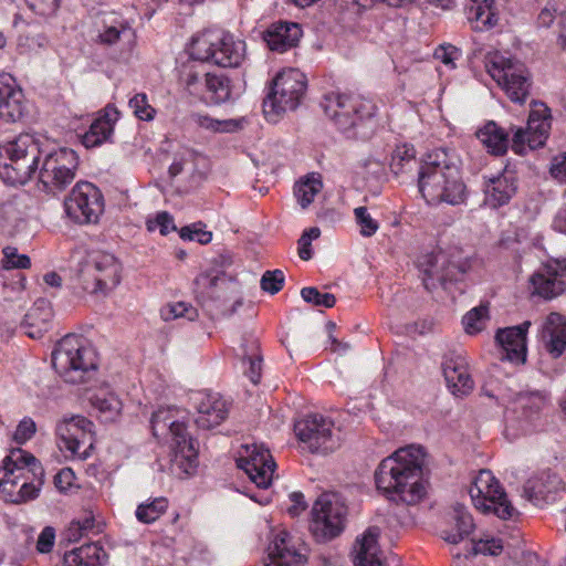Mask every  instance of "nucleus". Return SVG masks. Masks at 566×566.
Segmentation results:
<instances>
[{
    "mask_svg": "<svg viewBox=\"0 0 566 566\" xmlns=\"http://www.w3.org/2000/svg\"><path fill=\"white\" fill-rule=\"evenodd\" d=\"M184 84L186 90L193 96L202 98L205 96V75H199L197 72L189 71L185 74Z\"/></svg>",
    "mask_w": 566,
    "mask_h": 566,
    "instance_id": "13d9d810",
    "label": "nucleus"
},
{
    "mask_svg": "<svg viewBox=\"0 0 566 566\" xmlns=\"http://www.w3.org/2000/svg\"><path fill=\"white\" fill-rule=\"evenodd\" d=\"M53 312L50 302L38 300L25 314L23 326L25 334L34 339L41 338L51 327Z\"/></svg>",
    "mask_w": 566,
    "mask_h": 566,
    "instance_id": "473e14b6",
    "label": "nucleus"
},
{
    "mask_svg": "<svg viewBox=\"0 0 566 566\" xmlns=\"http://www.w3.org/2000/svg\"><path fill=\"white\" fill-rule=\"evenodd\" d=\"M30 10L41 17L53 15L59 7L60 0H25Z\"/></svg>",
    "mask_w": 566,
    "mask_h": 566,
    "instance_id": "bf43d9fd",
    "label": "nucleus"
},
{
    "mask_svg": "<svg viewBox=\"0 0 566 566\" xmlns=\"http://www.w3.org/2000/svg\"><path fill=\"white\" fill-rule=\"evenodd\" d=\"M231 96L230 81L222 74H205V96L206 101L214 104L227 102Z\"/></svg>",
    "mask_w": 566,
    "mask_h": 566,
    "instance_id": "4c0bfd02",
    "label": "nucleus"
},
{
    "mask_svg": "<svg viewBox=\"0 0 566 566\" xmlns=\"http://www.w3.org/2000/svg\"><path fill=\"white\" fill-rule=\"evenodd\" d=\"M533 293L552 300L559 296L566 290V261L553 260L543 264L530 277Z\"/></svg>",
    "mask_w": 566,
    "mask_h": 566,
    "instance_id": "4be33fe9",
    "label": "nucleus"
},
{
    "mask_svg": "<svg viewBox=\"0 0 566 566\" xmlns=\"http://www.w3.org/2000/svg\"><path fill=\"white\" fill-rule=\"evenodd\" d=\"M189 52L193 60L238 67L245 56V43L227 31L209 29L192 38Z\"/></svg>",
    "mask_w": 566,
    "mask_h": 566,
    "instance_id": "423d86ee",
    "label": "nucleus"
},
{
    "mask_svg": "<svg viewBox=\"0 0 566 566\" xmlns=\"http://www.w3.org/2000/svg\"><path fill=\"white\" fill-rule=\"evenodd\" d=\"M75 481V474L71 468H63L54 476V484L61 491H67Z\"/></svg>",
    "mask_w": 566,
    "mask_h": 566,
    "instance_id": "338daca9",
    "label": "nucleus"
},
{
    "mask_svg": "<svg viewBox=\"0 0 566 566\" xmlns=\"http://www.w3.org/2000/svg\"><path fill=\"white\" fill-rule=\"evenodd\" d=\"M107 554L98 543H88L64 554L65 566H101Z\"/></svg>",
    "mask_w": 566,
    "mask_h": 566,
    "instance_id": "f704fd0d",
    "label": "nucleus"
},
{
    "mask_svg": "<svg viewBox=\"0 0 566 566\" xmlns=\"http://www.w3.org/2000/svg\"><path fill=\"white\" fill-rule=\"evenodd\" d=\"M119 112L113 105H107L99 116L93 120L90 129L82 136V144L86 148H93L107 142L114 130Z\"/></svg>",
    "mask_w": 566,
    "mask_h": 566,
    "instance_id": "cd10ccee",
    "label": "nucleus"
},
{
    "mask_svg": "<svg viewBox=\"0 0 566 566\" xmlns=\"http://www.w3.org/2000/svg\"><path fill=\"white\" fill-rule=\"evenodd\" d=\"M379 535V527L370 526L361 535V538L356 541L354 558L356 566H384L378 546Z\"/></svg>",
    "mask_w": 566,
    "mask_h": 566,
    "instance_id": "c756f323",
    "label": "nucleus"
},
{
    "mask_svg": "<svg viewBox=\"0 0 566 566\" xmlns=\"http://www.w3.org/2000/svg\"><path fill=\"white\" fill-rule=\"evenodd\" d=\"M557 8L555 3L549 0L547 4L541 10L538 17H537V23L539 27H549L555 17H556Z\"/></svg>",
    "mask_w": 566,
    "mask_h": 566,
    "instance_id": "774afa93",
    "label": "nucleus"
},
{
    "mask_svg": "<svg viewBox=\"0 0 566 566\" xmlns=\"http://www.w3.org/2000/svg\"><path fill=\"white\" fill-rule=\"evenodd\" d=\"M354 214L357 224L360 228V234L363 237H371L374 235L379 224L378 222L370 216L366 207H357L354 209Z\"/></svg>",
    "mask_w": 566,
    "mask_h": 566,
    "instance_id": "603ef678",
    "label": "nucleus"
},
{
    "mask_svg": "<svg viewBox=\"0 0 566 566\" xmlns=\"http://www.w3.org/2000/svg\"><path fill=\"white\" fill-rule=\"evenodd\" d=\"M531 323L528 321L517 326L501 328L496 332L495 340L505 352V358L514 363H524L526 359V333Z\"/></svg>",
    "mask_w": 566,
    "mask_h": 566,
    "instance_id": "a878e982",
    "label": "nucleus"
},
{
    "mask_svg": "<svg viewBox=\"0 0 566 566\" xmlns=\"http://www.w3.org/2000/svg\"><path fill=\"white\" fill-rule=\"evenodd\" d=\"M193 122L213 133H234L242 128L241 119H216L208 115L195 114Z\"/></svg>",
    "mask_w": 566,
    "mask_h": 566,
    "instance_id": "79ce46f5",
    "label": "nucleus"
},
{
    "mask_svg": "<svg viewBox=\"0 0 566 566\" xmlns=\"http://www.w3.org/2000/svg\"><path fill=\"white\" fill-rule=\"evenodd\" d=\"M40 155V143L30 134L1 143L0 178L9 185L27 184L38 168Z\"/></svg>",
    "mask_w": 566,
    "mask_h": 566,
    "instance_id": "39448f33",
    "label": "nucleus"
},
{
    "mask_svg": "<svg viewBox=\"0 0 566 566\" xmlns=\"http://www.w3.org/2000/svg\"><path fill=\"white\" fill-rule=\"evenodd\" d=\"M468 9V20L474 31H485L497 22L496 13L492 7L493 0H473Z\"/></svg>",
    "mask_w": 566,
    "mask_h": 566,
    "instance_id": "e433bc0d",
    "label": "nucleus"
},
{
    "mask_svg": "<svg viewBox=\"0 0 566 566\" xmlns=\"http://www.w3.org/2000/svg\"><path fill=\"white\" fill-rule=\"evenodd\" d=\"M221 277L211 273H201L195 280L197 289L208 296H213V289L218 285Z\"/></svg>",
    "mask_w": 566,
    "mask_h": 566,
    "instance_id": "680f3d73",
    "label": "nucleus"
},
{
    "mask_svg": "<svg viewBox=\"0 0 566 566\" xmlns=\"http://www.w3.org/2000/svg\"><path fill=\"white\" fill-rule=\"evenodd\" d=\"M551 127V109L546 104L533 101L526 127H517L513 133L512 150L517 155H524L526 148L542 147L549 136Z\"/></svg>",
    "mask_w": 566,
    "mask_h": 566,
    "instance_id": "2eb2a0df",
    "label": "nucleus"
},
{
    "mask_svg": "<svg viewBox=\"0 0 566 566\" xmlns=\"http://www.w3.org/2000/svg\"><path fill=\"white\" fill-rule=\"evenodd\" d=\"M129 107L135 116L142 120H151L155 117L156 109L148 103L145 93H138L129 99Z\"/></svg>",
    "mask_w": 566,
    "mask_h": 566,
    "instance_id": "09e8293b",
    "label": "nucleus"
},
{
    "mask_svg": "<svg viewBox=\"0 0 566 566\" xmlns=\"http://www.w3.org/2000/svg\"><path fill=\"white\" fill-rule=\"evenodd\" d=\"M203 228L205 226L201 222L186 226L180 229L179 235L182 240L197 241L201 244H207L211 241L212 233L206 231Z\"/></svg>",
    "mask_w": 566,
    "mask_h": 566,
    "instance_id": "864d4df0",
    "label": "nucleus"
},
{
    "mask_svg": "<svg viewBox=\"0 0 566 566\" xmlns=\"http://www.w3.org/2000/svg\"><path fill=\"white\" fill-rule=\"evenodd\" d=\"M469 494L474 507L484 514L493 513L501 520H510L517 512L490 470H480L473 479Z\"/></svg>",
    "mask_w": 566,
    "mask_h": 566,
    "instance_id": "6e6552de",
    "label": "nucleus"
},
{
    "mask_svg": "<svg viewBox=\"0 0 566 566\" xmlns=\"http://www.w3.org/2000/svg\"><path fill=\"white\" fill-rule=\"evenodd\" d=\"M23 92L15 78L8 74H0V118L17 122L23 115Z\"/></svg>",
    "mask_w": 566,
    "mask_h": 566,
    "instance_id": "393cba45",
    "label": "nucleus"
},
{
    "mask_svg": "<svg viewBox=\"0 0 566 566\" xmlns=\"http://www.w3.org/2000/svg\"><path fill=\"white\" fill-rule=\"evenodd\" d=\"M460 52L453 45H440L434 51V57L440 60L443 64L449 65L451 67L455 66L454 61L459 57Z\"/></svg>",
    "mask_w": 566,
    "mask_h": 566,
    "instance_id": "69168bd1",
    "label": "nucleus"
},
{
    "mask_svg": "<svg viewBox=\"0 0 566 566\" xmlns=\"http://www.w3.org/2000/svg\"><path fill=\"white\" fill-rule=\"evenodd\" d=\"M453 526L441 531V538L450 544H459L474 530L471 514L462 504H455L451 514Z\"/></svg>",
    "mask_w": 566,
    "mask_h": 566,
    "instance_id": "72a5a7b5",
    "label": "nucleus"
},
{
    "mask_svg": "<svg viewBox=\"0 0 566 566\" xmlns=\"http://www.w3.org/2000/svg\"><path fill=\"white\" fill-rule=\"evenodd\" d=\"M549 172L554 179L566 184V151L553 157Z\"/></svg>",
    "mask_w": 566,
    "mask_h": 566,
    "instance_id": "e2e57ef3",
    "label": "nucleus"
},
{
    "mask_svg": "<svg viewBox=\"0 0 566 566\" xmlns=\"http://www.w3.org/2000/svg\"><path fill=\"white\" fill-rule=\"evenodd\" d=\"M489 308L486 305H480L469 311L463 317L464 329L468 334H476L484 328L488 321Z\"/></svg>",
    "mask_w": 566,
    "mask_h": 566,
    "instance_id": "49530a36",
    "label": "nucleus"
},
{
    "mask_svg": "<svg viewBox=\"0 0 566 566\" xmlns=\"http://www.w3.org/2000/svg\"><path fill=\"white\" fill-rule=\"evenodd\" d=\"M417 166L416 150L413 146H397L391 155L390 170L396 175L411 171Z\"/></svg>",
    "mask_w": 566,
    "mask_h": 566,
    "instance_id": "a19ab883",
    "label": "nucleus"
},
{
    "mask_svg": "<svg viewBox=\"0 0 566 566\" xmlns=\"http://www.w3.org/2000/svg\"><path fill=\"white\" fill-rule=\"evenodd\" d=\"M192 399L198 412L196 423L199 428L212 429L227 418L228 402L219 394L201 391L197 392Z\"/></svg>",
    "mask_w": 566,
    "mask_h": 566,
    "instance_id": "5701e85b",
    "label": "nucleus"
},
{
    "mask_svg": "<svg viewBox=\"0 0 566 566\" xmlns=\"http://www.w3.org/2000/svg\"><path fill=\"white\" fill-rule=\"evenodd\" d=\"M321 106L335 127L350 138L360 135L359 128L370 122L378 109L371 98L355 92L327 93Z\"/></svg>",
    "mask_w": 566,
    "mask_h": 566,
    "instance_id": "20e7f679",
    "label": "nucleus"
},
{
    "mask_svg": "<svg viewBox=\"0 0 566 566\" xmlns=\"http://www.w3.org/2000/svg\"><path fill=\"white\" fill-rule=\"evenodd\" d=\"M424 457L421 447L408 446L385 458L375 472L377 489L408 505L420 502L426 495Z\"/></svg>",
    "mask_w": 566,
    "mask_h": 566,
    "instance_id": "f257e3e1",
    "label": "nucleus"
},
{
    "mask_svg": "<svg viewBox=\"0 0 566 566\" xmlns=\"http://www.w3.org/2000/svg\"><path fill=\"white\" fill-rule=\"evenodd\" d=\"M67 217L78 224L96 223L104 211L101 190L91 182H77L64 200Z\"/></svg>",
    "mask_w": 566,
    "mask_h": 566,
    "instance_id": "dca6fc26",
    "label": "nucleus"
},
{
    "mask_svg": "<svg viewBox=\"0 0 566 566\" xmlns=\"http://www.w3.org/2000/svg\"><path fill=\"white\" fill-rule=\"evenodd\" d=\"M168 509V500L164 496L154 497L140 503L135 511L138 522L150 524L156 522Z\"/></svg>",
    "mask_w": 566,
    "mask_h": 566,
    "instance_id": "ea45409f",
    "label": "nucleus"
},
{
    "mask_svg": "<svg viewBox=\"0 0 566 566\" xmlns=\"http://www.w3.org/2000/svg\"><path fill=\"white\" fill-rule=\"evenodd\" d=\"M347 507L334 493H323L312 507L311 531L318 542L337 537L344 530Z\"/></svg>",
    "mask_w": 566,
    "mask_h": 566,
    "instance_id": "9b49d317",
    "label": "nucleus"
},
{
    "mask_svg": "<svg viewBox=\"0 0 566 566\" xmlns=\"http://www.w3.org/2000/svg\"><path fill=\"white\" fill-rule=\"evenodd\" d=\"M171 408H158L150 418V427L155 438L171 437V448L176 454L190 463L198 455L196 441L189 437L186 424L175 419Z\"/></svg>",
    "mask_w": 566,
    "mask_h": 566,
    "instance_id": "4468645a",
    "label": "nucleus"
},
{
    "mask_svg": "<svg viewBox=\"0 0 566 566\" xmlns=\"http://www.w3.org/2000/svg\"><path fill=\"white\" fill-rule=\"evenodd\" d=\"M78 157L73 149L60 148L45 155L39 180L48 192L64 190L75 178Z\"/></svg>",
    "mask_w": 566,
    "mask_h": 566,
    "instance_id": "ddd939ff",
    "label": "nucleus"
},
{
    "mask_svg": "<svg viewBox=\"0 0 566 566\" xmlns=\"http://www.w3.org/2000/svg\"><path fill=\"white\" fill-rule=\"evenodd\" d=\"M92 405L106 421L113 420L122 409L120 400L114 394L109 392L94 396Z\"/></svg>",
    "mask_w": 566,
    "mask_h": 566,
    "instance_id": "37998d69",
    "label": "nucleus"
},
{
    "mask_svg": "<svg viewBox=\"0 0 566 566\" xmlns=\"http://www.w3.org/2000/svg\"><path fill=\"white\" fill-rule=\"evenodd\" d=\"M243 363L249 364V368L244 370V374L249 377V379L254 384H259L261 378L262 370V357L259 353V343L258 340H252L250 345V349L244 350L243 353Z\"/></svg>",
    "mask_w": 566,
    "mask_h": 566,
    "instance_id": "c03bdc74",
    "label": "nucleus"
},
{
    "mask_svg": "<svg viewBox=\"0 0 566 566\" xmlns=\"http://www.w3.org/2000/svg\"><path fill=\"white\" fill-rule=\"evenodd\" d=\"M160 315L165 321H172L176 318L185 317L188 321H193L197 316V310L185 302H177L167 304L161 308Z\"/></svg>",
    "mask_w": 566,
    "mask_h": 566,
    "instance_id": "de8ad7c7",
    "label": "nucleus"
},
{
    "mask_svg": "<svg viewBox=\"0 0 566 566\" xmlns=\"http://www.w3.org/2000/svg\"><path fill=\"white\" fill-rule=\"evenodd\" d=\"M489 74L503 87L512 102L524 103L530 95L531 76L524 64L513 62L500 54L488 57Z\"/></svg>",
    "mask_w": 566,
    "mask_h": 566,
    "instance_id": "9d476101",
    "label": "nucleus"
},
{
    "mask_svg": "<svg viewBox=\"0 0 566 566\" xmlns=\"http://www.w3.org/2000/svg\"><path fill=\"white\" fill-rule=\"evenodd\" d=\"M517 402L526 416H532L545 406L546 398L541 392H525L518 395Z\"/></svg>",
    "mask_w": 566,
    "mask_h": 566,
    "instance_id": "8fccbe9b",
    "label": "nucleus"
},
{
    "mask_svg": "<svg viewBox=\"0 0 566 566\" xmlns=\"http://www.w3.org/2000/svg\"><path fill=\"white\" fill-rule=\"evenodd\" d=\"M307 547L300 538L280 531L269 546L265 566H303L307 562Z\"/></svg>",
    "mask_w": 566,
    "mask_h": 566,
    "instance_id": "412c9836",
    "label": "nucleus"
},
{
    "mask_svg": "<svg viewBox=\"0 0 566 566\" xmlns=\"http://www.w3.org/2000/svg\"><path fill=\"white\" fill-rule=\"evenodd\" d=\"M565 488L562 479L554 472L545 471L532 476L524 484V495L535 505L554 501V496Z\"/></svg>",
    "mask_w": 566,
    "mask_h": 566,
    "instance_id": "b1692460",
    "label": "nucleus"
},
{
    "mask_svg": "<svg viewBox=\"0 0 566 566\" xmlns=\"http://www.w3.org/2000/svg\"><path fill=\"white\" fill-rule=\"evenodd\" d=\"M52 365L67 382L84 381V375L97 367L93 350L77 335H66L52 353Z\"/></svg>",
    "mask_w": 566,
    "mask_h": 566,
    "instance_id": "0eeeda50",
    "label": "nucleus"
},
{
    "mask_svg": "<svg viewBox=\"0 0 566 566\" xmlns=\"http://www.w3.org/2000/svg\"><path fill=\"white\" fill-rule=\"evenodd\" d=\"M44 482L40 461L22 449H12L0 464V496L14 504L39 496Z\"/></svg>",
    "mask_w": 566,
    "mask_h": 566,
    "instance_id": "7ed1b4c3",
    "label": "nucleus"
},
{
    "mask_svg": "<svg viewBox=\"0 0 566 566\" xmlns=\"http://www.w3.org/2000/svg\"><path fill=\"white\" fill-rule=\"evenodd\" d=\"M244 454L237 460L238 467L249 475L250 480L259 488L266 489L271 485L276 463L269 449L262 444L242 446Z\"/></svg>",
    "mask_w": 566,
    "mask_h": 566,
    "instance_id": "6ab92c4d",
    "label": "nucleus"
},
{
    "mask_svg": "<svg viewBox=\"0 0 566 566\" xmlns=\"http://www.w3.org/2000/svg\"><path fill=\"white\" fill-rule=\"evenodd\" d=\"M94 423L83 416L65 418L56 424L57 446L70 452L72 458L85 460L93 448Z\"/></svg>",
    "mask_w": 566,
    "mask_h": 566,
    "instance_id": "a211bd4d",
    "label": "nucleus"
},
{
    "mask_svg": "<svg viewBox=\"0 0 566 566\" xmlns=\"http://www.w3.org/2000/svg\"><path fill=\"white\" fill-rule=\"evenodd\" d=\"M302 29L297 23L280 22L273 24L264 34V40L272 51L285 52L297 45Z\"/></svg>",
    "mask_w": 566,
    "mask_h": 566,
    "instance_id": "2f4dec72",
    "label": "nucleus"
},
{
    "mask_svg": "<svg viewBox=\"0 0 566 566\" xmlns=\"http://www.w3.org/2000/svg\"><path fill=\"white\" fill-rule=\"evenodd\" d=\"M516 192V180L511 172H505L489 179L484 186L485 203L491 208L502 207Z\"/></svg>",
    "mask_w": 566,
    "mask_h": 566,
    "instance_id": "7c9ffc66",
    "label": "nucleus"
},
{
    "mask_svg": "<svg viewBox=\"0 0 566 566\" xmlns=\"http://www.w3.org/2000/svg\"><path fill=\"white\" fill-rule=\"evenodd\" d=\"M120 263L111 253H98L93 259V264L83 272V276H91L93 282L84 281V290L91 293H106L115 289L120 282Z\"/></svg>",
    "mask_w": 566,
    "mask_h": 566,
    "instance_id": "aec40b11",
    "label": "nucleus"
},
{
    "mask_svg": "<svg viewBox=\"0 0 566 566\" xmlns=\"http://www.w3.org/2000/svg\"><path fill=\"white\" fill-rule=\"evenodd\" d=\"M3 268L4 269H28L31 265L30 258L27 254H19L14 247H6L3 249Z\"/></svg>",
    "mask_w": 566,
    "mask_h": 566,
    "instance_id": "6e6d98bb",
    "label": "nucleus"
},
{
    "mask_svg": "<svg viewBox=\"0 0 566 566\" xmlns=\"http://www.w3.org/2000/svg\"><path fill=\"white\" fill-rule=\"evenodd\" d=\"M323 189V182L318 174H311L304 180L295 185L294 193L300 206L305 209Z\"/></svg>",
    "mask_w": 566,
    "mask_h": 566,
    "instance_id": "58836bf2",
    "label": "nucleus"
},
{
    "mask_svg": "<svg viewBox=\"0 0 566 566\" xmlns=\"http://www.w3.org/2000/svg\"><path fill=\"white\" fill-rule=\"evenodd\" d=\"M306 87V77L301 71L289 69L280 72L263 102L264 113L280 115L296 109Z\"/></svg>",
    "mask_w": 566,
    "mask_h": 566,
    "instance_id": "1a4fd4ad",
    "label": "nucleus"
},
{
    "mask_svg": "<svg viewBox=\"0 0 566 566\" xmlns=\"http://www.w3.org/2000/svg\"><path fill=\"white\" fill-rule=\"evenodd\" d=\"M284 280L285 276L281 270L265 271L261 277L260 285L264 292L273 295L282 290Z\"/></svg>",
    "mask_w": 566,
    "mask_h": 566,
    "instance_id": "5fc2aeb1",
    "label": "nucleus"
},
{
    "mask_svg": "<svg viewBox=\"0 0 566 566\" xmlns=\"http://www.w3.org/2000/svg\"><path fill=\"white\" fill-rule=\"evenodd\" d=\"M503 549L502 541L499 538H481L479 541H472L469 548L465 551V557L474 556L478 554L483 555H499Z\"/></svg>",
    "mask_w": 566,
    "mask_h": 566,
    "instance_id": "a18cd8bd",
    "label": "nucleus"
},
{
    "mask_svg": "<svg viewBox=\"0 0 566 566\" xmlns=\"http://www.w3.org/2000/svg\"><path fill=\"white\" fill-rule=\"evenodd\" d=\"M478 139L495 156H502L509 148V133L495 122H489L476 132Z\"/></svg>",
    "mask_w": 566,
    "mask_h": 566,
    "instance_id": "c9c22d12",
    "label": "nucleus"
},
{
    "mask_svg": "<svg viewBox=\"0 0 566 566\" xmlns=\"http://www.w3.org/2000/svg\"><path fill=\"white\" fill-rule=\"evenodd\" d=\"M418 175L419 191L429 205L446 202L455 206L465 200L467 187L460 168L444 149L428 154Z\"/></svg>",
    "mask_w": 566,
    "mask_h": 566,
    "instance_id": "f03ea898",
    "label": "nucleus"
},
{
    "mask_svg": "<svg viewBox=\"0 0 566 566\" xmlns=\"http://www.w3.org/2000/svg\"><path fill=\"white\" fill-rule=\"evenodd\" d=\"M443 375L453 395L465 396L474 388L465 357L453 355L443 363Z\"/></svg>",
    "mask_w": 566,
    "mask_h": 566,
    "instance_id": "bb28decb",
    "label": "nucleus"
},
{
    "mask_svg": "<svg viewBox=\"0 0 566 566\" xmlns=\"http://www.w3.org/2000/svg\"><path fill=\"white\" fill-rule=\"evenodd\" d=\"M146 226L148 231H155L156 229H159V232L163 235H167L171 231L177 230L172 216L166 211L157 213L155 219L147 220Z\"/></svg>",
    "mask_w": 566,
    "mask_h": 566,
    "instance_id": "4d7b16f0",
    "label": "nucleus"
},
{
    "mask_svg": "<svg viewBox=\"0 0 566 566\" xmlns=\"http://www.w3.org/2000/svg\"><path fill=\"white\" fill-rule=\"evenodd\" d=\"M303 300L315 306L331 308L336 303V297L332 293H321L316 287H303L301 291Z\"/></svg>",
    "mask_w": 566,
    "mask_h": 566,
    "instance_id": "3c124183",
    "label": "nucleus"
},
{
    "mask_svg": "<svg viewBox=\"0 0 566 566\" xmlns=\"http://www.w3.org/2000/svg\"><path fill=\"white\" fill-rule=\"evenodd\" d=\"M55 542V530L46 526L42 530L38 537L36 549L41 554H48L52 551Z\"/></svg>",
    "mask_w": 566,
    "mask_h": 566,
    "instance_id": "0e129e2a",
    "label": "nucleus"
},
{
    "mask_svg": "<svg viewBox=\"0 0 566 566\" xmlns=\"http://www.w3.org/2000/svg\"><path fill=\"white\" fill-rule=\"evenodd\" d=\"M423 272L422 282L428 291H432L438 284L457 282L471 269V259L460 253L448 256L443 252L427 254L421 262Z\"/></svg>",
    "mask_w": 566,
    "mask_h": 566,
    "instance_id": "f8f14e48",
    "label": "nucleus"
},
{
    "mask_svg": "<svg viewBox=\"0 0 566 566\" xmlns=\"http://www.w3.org/2000/svg\"><path fill=\"white\" fill-rule=\"evenodd\" d=\"M544 347L553 358H558L566 349V317L551 313L543 325Z\"/></svg>",
    "mask_w": 566,
    "mask_h": 566,
    "instance_id": "c85d7f7f",
    "label": "nucleus"
},
{
    "mask_svg": "<svg viewBox=\"0 0 566 566\" xmlns=\"http://www.w3.org/2000/svg\"><path fill=\"white\" fill-rule=\"evenodd\" d=\"M35 422L31 418L25 417L19 422L13 433V440L19 444H22L30 440L35 434Z\"/></svg>",
    "mask_w": 566,
    "mask_h": 566,
    "instance_id": "052dcab7",
    "label": "nucleus"
},
{
    "mask_svg": "<svg viewBox=\"0 0 566 566\" xmlns=\"http://www.w3.org/2000/svg\"><path fill=\"white\" fill-rule=\"evenodd\" d=\"M298 440L312 453L334 451L339 442L334 434V421L319 413H311L294 424Z\"/></svg>",
    "mask_w": 566,
    "mask_h": 566,
    "instance_id": "f3484780",
    "label": "nucleus"
}]
</instances>
